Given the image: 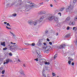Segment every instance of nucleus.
<instances>
[{"label": "nucleus", "mask_w": 77, "mask_h": 77, "mask_svg": "<svg viewBox=\"0 0 77 77\" xmlns=\"http://www.w3.org/2000/svg\"><path fill=\"white\" fill-rule=\"evenodd\" d=\"M12 15L13 17H16L17 16V14L16 13H14L12 14Z\"/></svg>", "instance_id": "nucleus-26"}, {"label": "nucleus", "mask_w": 77, "mask_h": 77, "mask_svg": "<svg viewBox=\"0 0 77 77\" xmlns=\"http://www.w3.org/2000/svg\"><path fill=\"white\" fill-rule=\"evenodd\" d=\"M9 61L10 62H12V60L9 59Z\"/></svg>", "instance_id": "nucleus-47"}, {"label": "nucleus", "mask_w": 77, "mask_h": 77, "mask_svg": "<svg viewBox=\"0 0 77 77\" xmlns=\"http://www.w3.org/2000/svg\"><path fill=\"white\" fill-rule=\"evenodd\" d=\"M69 25H71V24H72V22H71V21H70V22L69 23Z\"/></svg>", "instance_id": "nucleus-42"}, {"label": "nucleus", "mask_w": 77, "mask_h": 77, "mask_svg": "<svg viewBox=\"0 0 77 77\" xmlns=\"http://www.w3.org/2000/svg\"><path fill=\"white\" fill-rule=\"evenodd\" d=\"M14 49H18V47L16 45H14Z\"/></svg>", "instance_id": "nucleus-25"}, {"label": "nucleus", "mask_w": 77, "mask_h": 77, "mask_svg": "<svg viewBox=\"0 0 77 77\" xmlns=\"http://www.w3.org/2000/svg\"><path fill=\"white\" fill-rule=\"evenodd\" d=\"M34 60H36V61H38V58H37L34 59Z\"/></svg>", "instance_id": "nucleus-36"}, {"label": "nucleus", "mask_w": 77, "mask_h": 77, "mask_svg": "<svg viewBox=\"0 0 77 77\" xmlns=\"http://www.w3.org/2000/svg\"><path fill=\"white\" fill-rule=\"evenodd\" d=\"M66 46V45L65 44H63L61 45L58 46V48L59 49H62V48H65Z\"/></svg>", "instance_id": "nucleus-3"}, {"label": "nucleus", "mask_w": 77, "mask_h": 77, "mask_svg": "<svg viewBox=\"0 0 77 77\" xmlns=\"http://www.w3.org/2000/svg\"><path fill=\"white\" fill-rule=\"evenodd\" d=\"M45 61V60L44 59H40L39 60V63H43Z\"/></svg>", "instance_id": "nucleus-5"}, {"label": "nucleus", "mask_w": 77, "mask_h": 77, "mask_svg": "<svg viewBox=\"0 0 77 77\" xmlns=\"http://www.w3.org/2000/svg\"><path fill=\"white\" fill-rule=\"evenodd\" d=\"M47 40L48 41V42H49V41H50V39L48 38H47Z\"/></svg>", "instance_id": "nucleus-43"}, {"label": "nucleus", "mask_w": 77, "mask_h": 77, "mask_svg": "<svg viewBox=\"0 0 77 77\" xmlns=\"http://www.w3.org/2000/svg\"><path fill=\"white\" fill-rule=\"evenodd\" d=\"M49 51H50V50H48V49H45V53H49Z\"/></svg>", "instance_id": "nucleus-12"}, {"label": "nucleus", "mask_w": 77, "mask_h": 77, "mask_svg": "<svg viewBox=\"0 0 77 77\" xmlns=\"http://www.w3.org/2000/svg\"><path fill=\"white\" fill-rule=\"evenodd\" d=\"M41 14H45V11H43L41 13Z\"/></svg>", "instance_id": "nucleus-31"}, {"label": "nucleus", "mask_w": 77, "mask_h": 77, "mask_svg": "<svg viewBox=\"0 0 77 77\" xmlns=\"http://www.w3.org/2000/svg\"><path fill=\"white\" fill-rule=\"evenodd\" d=\"M68 63L69 65H71V61L69 60L68 61Z\"/></svg>", "instance_id": "nucleus-33"}, {"label": "nucleus", "mask_w": 77, "mask_h": 77, "mask_svg": "<svg viewBox=\"0 0 77 77\" xmlns=\"http://www.w3.org/2000/svg\"><path fill=\"white\" fill-rule=\"evenodd\" d=\"M10 48L11 49H15V46L14 45H12L10 47Z\"/></svg>", "instance_id": "nucleus-11"}, {"label": "nucleus", "mask_w": 77, "mask_h": 77, "mask_svg": "<svg viewBox=\"0 0 77 77\" xmlns=\"http://www.w3.org/2000/svg\"><path fill=\"white\" fill-rule=\"evenodd\" d=\"M5 70H4L2 71V74H5Z\"/></svg>", "instance_id": "nucleus-28"}, {"label": "nucleus", "mask_w": 77, "mask_h": 77, "mask_svg": "<svg viewBox=\"0 0 77 77\" xmlns=\"http://www.w3.org/2000/svg\"><path fill=\"white\" fill-rule=\"evenodd\" d=\"M24 44H25V45H32L31 44H30L29 43H25Z\"/></svg>", "instance_id": "nucleus-24"}, {"label": "nucleus", "mask_w": 77, "mask_h": 77, "mask_svg": "<svg viewBox=\"0 0 77 77\" xmlns=\"http://www.w3.org/2000/svg\"><path fill=\"white\" fill-rule=\"evenodd\" d=\"M9 56H12V53H9Z\"/></svg>", "instance_id": "nucleus-37"}, {"label": "nucleus", "mask_w": 77, "mask_h": 77, "mask_svg": "<svg viewBox=\"0 0 77 77\" xmlns=\"http://www.w3.org/2000/svg\"><path fill=\"white\" fill-rule=\"evenodd\" d=\"M9 62V58L7 59L6 60V64H8V63Z\"/></svg>", "instance_id": "nucleus-16"}, {"label": "nucleus", "mask_w": 77, "mask_h": 77, "mask_svg": "<svg viewBox=\"0 0 77 77\" xmlns=\"http://www.w3.org/2000/svg\"><path fill=\"white\" fill-rule=\"evenodd\" d=\"M63 9H65V8H60V11H63Z\"/></svg>", "instance_id": "nucleus-19"}, {"label": "nucleus", "mask_w": 77, "mask_h": 77, "mask_svg": "<svg viewBox=\"0 0 77 77\" xmlns=\"http://www.w3.org/2000/svg\"><path fill=\"white\" fill-rule=\"evenodd\" d=\"M28 3H29V5H32V3L30 2H28Z\"/></svg>", "instance_id": "nucleus-46"}, {"label": "nucleus", "mask_w": 77, "mask_h": 77, "mask_svg": "<svg viewBox=\"0 0 77 77\" xmlns=\"http://www.w3.org/2000/svg\"><path fill=\"white\" fill-rule=\"evenodd\" d=\"M7 49H8V48L5 47L3 48V50H7Z\"/></svg>", "instance_id": "nucleus-30"}, {"label": "nucleus", "mask_w": 77, "mask_h": 77, "mask_svg": "<svg viewBox=\"0 0 77 77\" xmlns=\"http://www.w3.org/2000/svg\"><path fill=\"white\" fill-rule=\"evenodd\" d=\"M10 33L12 34V35H13V36H15V34H14L12 32L10 31Z\"/></svg>", "instance_id": "nucleus-29"}, {"label": "nucleus", "mask_w": 77, "mask_h": 77, "mask_svg": "<svg viewBox=\"0 0 77 77\" xmlns=\"http://www.w3.org/2000/svg\"><path fill=\"white\" fill-rule=\"evenodd\" d=\"M48 77H50V76L49 75H48Z\"/></svg>", "instance_id": "nucleus-64"}, {"label": "nucleus", "mask_w": 77, "mask_h": 77, "mask_svg": "<svg viewBox=\"0 0 77 77\" xmlns=\"http://www.w3.org/2000/svg\"><path fill=\"white\" fill-rule=\"evenodd\" d=\"M71 5L70 6H69L68 8H66V12H68L70 10V9L71 8Z\"/></svg>", "instance_id": "nucleus-6"}, {"label": "nucleus", "mask_w": 77, "mask_h": 77, "mask_svg": "<svg viewBox=\"0 0 77 77\" xmlns=\"http://www.w3.org/2000/svg\"><path fill=\"white\" fill-rule=\"evenodd\" d=\"M72 65L73 66H74V62H72Z\"/></svg>", "instance_id": "nucleus-49"}, {"label": "nucleus", "mask_w": 77, "mask_h": 77, "mask_svg": "<svg viewBox=\"0 0 77 77\" xmlns=\"http://www.w3.org/2000/svg\"><path fill=\"white\" fill-rule=\"evenodd\" d=\"M50 6H51V7H52L53 6V5H52V4H51Z\"/></svg>", "instance_id": "nucleus-60"}, {"label": "nucleus", "mask_w": 77, "mask_h": 77, "mask_svg": "<svg viewBox=\"0 0 77 77\" xmlns=\"http://www.w3.org/2000/svg\"><path fill=\"white\" fill-rule=\"evenodd\" d=\"M75 5V2H73L72 3V4H70V6H71V7L70 8H74V5Z\"/></svg>", "instance_id": "nucleus-9"}, {"label": "nucleus", "mask_w": 77, "mask_h": 77, "mask_svg": "<svg viewBox=\"0 0 77 77\" xmlns=\"http://www.w3.org/2000/svg\"><path fill=\"white\" fill-rule=\"evenodd\" d=\"M44 3L43 2H42V3H40L39 4V5H42V4H43Z\"/></svg>", "instance_id": "nucleus-57"}, {"label": "nucleus", "mask_w": 77, "mask_h": 77, "mask_svg": "<svg viewBox=\"0 0 77 77\" xmlns=\"http://www.w3.org/2000/svg\"><path fill=\"white\" fill-rule=\"evenodd\" d=\"M42 73L43 76H44L45 77H46V75H45V71H43L42 72Z\"/></svg>", "instance_id": "nucleus-14"}, {"label": "nucleus", "mask_w": 77, "mask_h": 77, "mask_svg": "<svg viewBox=\"0 0 77 77\" xmlns=\"http://www.w3.org/2000/svg\"><path fill=\"white\" fill-rule=\"evenodd\" d=\"M35 43H32L31 45L32 46H35Z\"/></svg>", "instance_id": "nucleus-34"}, {"label": "nucleus", "mask_w": 77, "mask_h": 77, "mask_svg": "<svg viewBox=\"0 0 77 77\" xmlns=\"http://www.w3.org/2000/svg\"><path fill=\"white\" fill-rule=\"evenodd\" d=\"M11 44H13V42H11Z\"/></svg>", "instance_id": "nucleus-62"}, {"label": "nucleus", "mask_w": 77, "mask_h": 77, "mask_svg": "<svg viewBox=\"0 0 77 77\" xmlns=\"http://www.w3.org/2000/svg\"><path fill=\"white\" fill-rule=\"evenodd\" d=\"M75 31H77V28H76V29H75Z\"/></svg>", "instance_id": "nucleus-59"}, {"label": "nucleus", "mask_w": 77, "mask_h": 77, "mask_svg": "<svg viewBox=\"0 0 77 77\" xmlns=\"http://www.w3.org/2000/svg\"><path fill=\"white\" fill-rule=\"evenodd\" d=\"M43 20V18L42 17H41L40 19L39 20H37L35 21L34 22L32 20H29L28 21L29 24L30 25H33L34 24V26H36L37 25V24L38 23H40L41 22H42V20Z\"/></svg>", "instance_id": "nucleus-1"}, {"label": "nucleus", "mask_w": 77, "mask_h": 77, "mask_svg": "<svg viewBox=\"0 0 77 77\" xmlns=\"http://www.w3.org/2000/svg\"><path fill=\"white\" fill-rule=\"evenodd\" d=\"M75 45H77V39L75 41Z\"/></svg>", "instance_id": "nucleus-44"}, {"label": "nucleus", "mask_w": 77, "mask_h": 77, "mask_svg": "<svg viewBox=\"0 0 77 77\" xmlns=\"http://www.w3.org/2000/svg\"><path fill=\"white\" fill-rule=\"evenodd\" d=\"M9 4H7V5H6V6H9Z\"/></svg>", "instance_id": "nucleus-58"}, {"label": "nucleus", "mask_w": 77, "mask_h": 77, "mask_svg": "<svg viewBox=\"0 0 77 77\" xmlns=\"http://www.w3.org/2000/svg\"><path fill=\"white\" fill-rule=\"evenodd\" d=\"M69 26H67V30H69Z\"/></svg>", "instance_id": "nucleus-41"}, {"label": "nucleus", "mask_w": 77, "mask_h": 77, "mask_svg": "<svg viewBox=\"0 0 77 77\" xmlns=\"http://www.w3.org/2000/svg\"><path fill=\"white\" fill-rule=\"evenodd\" d=\"M45 33L46 34H47V33H48V31H45Z\"/></svg>", "instance_id": "nucleus-50"}, {"label": "nucleus", "mask_w": 77, "mask_h": 77, "mask_svg": "<svg viewBox=\"0 0 77 77\" xmlns=\"http://www.w3.org/2000/svg\"><path fill=\"white\" fill-rule=\"evenodd\" d=\"M54 16H52V15L51 14L49 15L48 16V19L50 21H51V20H53L54 19Z\"/></svg>", "instance_id": "nucleus-2"}, {"label": "nucleus", "mask_w": 77, "mask_h": 77, "mask_svg": "<svg viewBox=\"0 0 77 77\" xmlns=\"http://www.w3.org/2000/svg\"><path fill=\"white\" fill-rule=\"evenodd\" d=\"M76 1H77V0H73V2L74 3H75L76 2Z\"/></svg>", "instance_id": "nucleus-39"}, {"label": "nucleus", "mask_w": 77, "mask_h": 77, "mask_svg": "<svg viewBox=\"0 0 77 77\" xmlns=\"http://www.w3.org/2000/svg\"><path fill=\"white\" fill-rule=\"evenodd\" d=\"M45 65H49L50 64V63L49 62H48V63L46 62H45Z\"/></svg>", "instance_id": "nucleus-21"}, {"label": "nucleus", "mask_w": 77, "mask_h": 77, "mask_svg": "<svg viewBox=\"0 0 77 77\" xmlns=\"http://www.w3.org/2000/svg\"><path fill=\"white\" fill-rule=\"evenodd\" d=\"M43 44L44 45H45V46H47V44L46 43H44Z\"/></svg>", "instance_id": "nucleus-45"}, {"label": "nucleus", "mask_w": 77, "mask_h": 77, "mask_svg": "<svg viewBox=\"0 0 77 77\" xmlns=\"http://www.w3.org/2000/svg\"><path fill=\"white\" fill-rule=\"evenodd\" d=\"M57 57V54H55L54 57V59H56V57Z\"/></svg>", "instance_id": "nucleus-23"}, {"label": "nucleus", "mask_w": 77, "mask_h": 77, "mask_svg": "<svg viewBox=\"0 0 77 77\" xmlns=\"http://www.w3.org/2000/svg\"><path fill=\"white\" fill-rule=\"evenodd\" d=\"M38 57L39 58H41V57H42V56H41V55H38Z\"/></svg>", "instance_id": "nucleus-27"}, {"label": "nucleus", "mask_w": 77, "mask_h": 77, "mask_svg": "<svg viewBox=\"0 0 77 77\" xmlns=\"http://www.w3.org/2000/svg\"><path fill=\"white\" fill-rule=\"evenodd\" d=\"M23 66L24 67H26V64H24L23 65Z\"/></svg>", "instance_id": "nucleus-51"}, {"label": "nucleus", "mask_w": 77, "mask_h": 77, "mask_svg": "<svg viewBox=\"0 0 77 77\" xmlns=\"http://www.w3.org/2000/svg\"><path fill=\"white\" fill-rule=\"evenodd\" d=\"M50 32L51 33H54V31L53 30H51L50 31Z\"/></svg>", "instance_id": "nucleus-20"}, {"label": "nucleus", "mask_w": 77, "mask_h": 77, "mask_svg": "<svg viewBox=\"0 0 77 77\" xmlns=\"http://www.w3.org/2000/svg\"><path fill=\"white\" fill-rule=\"evenodd\" d=\"M4 24H7V22H4Z\"/></svg>", "instance_id": "nucleus-55"}, {"label": "nucleus", "mask_w": 77, "mask_h": 77, "mask_svg": "<svg viewBox=\"0 0 77 77\" xmlns=\"http://www.w3.org/2000/svg\"><path fill=\"white\" fill-rule=\"evenodd\" d=\"M71 36L70 34H68L66 35L65 36V38H69Z\"/></svg>", "instance_id": "nucleus-8"}, {"label": "nucleus", "mask_w": 77, "mask_h": 77, "mask_svg": "<svg viewBox=\"0 0 77 77\" xmlns=\"http://www.w3.org/2000/svg\"><path fill=\"white\" fill-rule=\"evenodd\" d=\"M36 53L37 54H40V52L38 50H36Z\"/></svg>", "instance_id": "nucleus-18"}, {"label": "nucleus", "mask_w": 77, "mask_h": 77, "mask_svg": "<svg viewBox=\"0 0 77 77\" xmlns=\"http://www.w3.org/2000/svg\"><path fill=\"white\" fill-rule=\"evenodd\" d=\"M6 28H7V29H11V28H9L7 26L6 27Z\"/></svg>", "instance_id": "nucleus-35"}, {"label": "nucleus", "mask_w": 77, "mask_h": 77, "mask_svg": "<svg viewBox=\"0 0 77 77\" xmlns=\"http://www.w3.org/2000/svg\"><path fill=\"white\" fill-rule=\"evenodd\" d=\"M66 20L67 21H69V20H70V17H68L66 19Z\"/></svg>", "instance_id": "nucleus-22"}, {"label": "nucleus", "mask_w": 77, "mask_h": 77, "mask_svg": "<svg viewBox=\"0 0 77 77\" xmlns=\"http://www.w3.org/2000/svg\"><path fill=\"white\" fill-rule=\"evenodd\" d=\"M6 62H4L3 64H4V65H5L6 64Z\"/></svg>", "instance_id": "nucleus-53"}, {"label": "nucleus", "mask_w": 77, "mask_h": 77, "mask_svg": "<svg viewBox=\"0 0 77 77\" xmlns=\"http://www.w3.org/2000/svg\"><path fill=\"white\" fill-rule=\"evenodd\" d=\"M3 67H1V69H2H2H3Z\"/></svg>", "instance_id": "nucleus-61"}, {"label": "nucleus", "mask_w": 77, "mask_h": 77, "mask_svg": "<svg viewBox=\"0 0 77 77\" xmlns=\"http://www.w3.org/2000/svg\"><path fill=\"white\" fill-rule=\"evenodd\" d=\"M72 25H74V24H75V23H74L73 22H72Z\"/></svg>", "instance_id": "nucleus-52"}, {"label": "nucleus", "mask_w": 77, "mask_h": 77, "mask_svg": "<svg viewBox=\"0 0 77 77\" xmlns=\"http://www.w3.org/2000/svg\"><path fill=\"white\" fill-rule=\"evenodd\" d=\"M70 14H71V13H72V12H73V8H71L70 9L69 11Z\"/></svg>", "instance_id": "nucleus-13"}, {"label": "nucleus", "mask_w": 77, "mask_h": 77, "mask_svg": "<svg viewBox=\"0 0 77 77\" xmlns=\"http://www.w3.org/2000/svg\"><path fill=\"white\" fill-rule=\"evenodd\" d=\"M54 20L55 21H58V18H57V17H54Z\"/></svg>", "instance_id": "nucleus-17"}, {"label": "nucleus", "mask_w": 77, "mask_h": 77, "mask_svg": "<svg viewBox=\"0 0 77 77\" xmlns=\"http://www.w3.org/2000/svg\"><path fill=\"white\" fill-rule=\"evenodd\" d=\"M76 28V27H73V30H75V29Z\"/></svg>", "instance_id": "nucleus-48"}, {"label": "nucleus", "mask_w": 77, "mask_h": 77, "mask_svg": "<svg viewBox=\"0 0 77 77\" xmlns=\"http://www.w3.org/2000/svg\"><path fill=\"white\" fill-rule=\"evenodd\" d=\"M52 75L53 76H55V75H56V74L54 73H52Z\"/></svg>", "instance_id": "nucleus-40"}, {"label": "nucleus", "mask_w": 77, "mask_h": 77, "mask_svg": "<svg viewBox=\"0 0 77 77\" xmlns=\"http://www.w3.org/2000/svg\"><path fill=\"white\" fill-rule=\"evenodd\" d=\"M1 45L2 46H4V47H5V42H1Z\"/></svg>", "instance_id": "nucleus-10"}, {"label": "nucleus", "mask_w": 77, "mask_h": 77, "mask_svg": "<svg viewBox=\"0 0 77 77\" xmlns=\"http://www.w3.org/2000/svg\"><path fill=\"white\" fill-rule=\"evenodd\" d=\"M58 33H56V35H58Z\"/></svg>", "instance_id": "nucleus-63"}, {"label": "nucleus", "mask_w": 77, "mask_h": 77, "mask_svg": "<svg viewBox=\"0 0 77 77\" xmlns=\"http://www.w3.org/2000/svg\"><path fill=\"white\" fill-rule=\"evenodd\" d=\"M20 74H23V75H25V74H24V72H23V70H22V69H21L20 71Z\"/></svg>", "instance_id": "nucleus-15"}, {"label": "nucleus", "mask_w": 77, "mask_h": 77, "mask_svg": "<svg viewBox=\"0 0 77 77\" xmlns=\"http://www.w3.org/2000/svg\"><path fill=\"white\" fill-rule=\"evenodd\" d=\"M45 48V50H50L51 48V46H46V47Z\"/></svg>", "instance_id": "nucleus-7"}, {"label": "nucleus", "mask_w": 77, "mask_h": 77, "mask_svg": "<svg viewBox=\"0 0 77 77\" xmlns=\"http://www.w3.org/2000/svg\"><path fill=\"white\" fill-rule=\"evenodd\" d=\"M18 62H21V60H20V59H18Z\"/></svg>", "instance_id": "nucleus-54"}, {"label": "nucleus", "mask_w": 77, "mask_h": 77, "mask_svg": "<svg viewBox=\"0 0 77 77\" xmlns=\"http://www.w3.org/2000/svg\"><path fill=\"white\" fill-rule=\"evenodd\" d=\"M34 3H32V5H30V7H33L34 6V5H33Z\"/></svg>", "instance_id": "nucleus-32"}, {"label": "nucleus", "mask_w": 77, "mask_h": 77, "mask_svg": "<svg viewBox=\"0 0 77 77\" xmlns=\"http://www.w3.org/2000/svg\"><path fill=\"white\" fill-rule=\"evenodd\" d=\"M7 26H9V23H8L7 24Z\"/></svg>", "instance_id": "nucleus-56"}, {"label": "nucleus", "mask_w": 77, "mask_h": 77, "mask_svg": "<svg viewBox=\"0 0 77 77\" xmlns=\"http://www.w3.org/2000/svg\"><path fill=\"white\" fill-rule=\"evenodd\" d=\"M41 41H42V39H39V41L37 44V45H38V47H41V45H42V43H41Z\"/></svg>", "instance_id": "nucleus-4"}, {"label": "nucleus", "mask_w": 77, "mask_h": 77, "mask_svg": "<svg viewBox=\"0 0 77 77\" xmlns=\"http://www.w3.org/2000/svg\"><path fill=\"white\" fill-rule=\"evenodd\" d=\"M49 44H50V45H52V42H49Z\"/></svg>", "instance_id": "nucleus-38"}]
</instances>
